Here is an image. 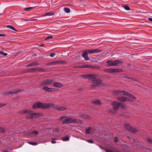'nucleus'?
I'll return each mask as SVG.
<instances>
[{"instance_id":"2eb2a0df","label":"nucleus","mask_w":152,"mask_h":152,"mask_svg":"<svg viewBox=\"0 0 152 152\" xmlns=\"http://www.w3.org/2000/svg\"><path fill=\"white\" fill-rule=\"evenodd\" d=\"M88 54L87 50L84 51L82 55V56L85 59L86 61H88L89 60V58L88 56Z\"/></svg>"},{"instance_id":"a18cd8bd","label":"nucleus","mask_w":152,"mask_h":152,"mask_svg":"<svg viewBox=\"0 0 152 152\" xmlns=\"http://www.w3.org/2000/svg\"><path fill=\"white\" fill-rule=\"evenodd\" d=\"M56 54L54 53H51L50 55V56L51 57H53Z\"/></svg>"},{"instance_id":"0eeeda50","label":"nucleus","mask_w":152,"mask_h":152,"mask_svg":"<svg viewBox=\"0 0 152 152\" xmlns=\"http://www.w3.org/2000/svg\"><path fill=\"white\" fill-rule=\"evenodd\" d=\"M125 128L126 130L133 133H136L137 130L135 128H132L131 126L127 124H125Z\"/></svg>"},{"instance_id":"4be33fe9","label":"nucleus","mask_w":152,"mask_h":152,"mask_svg":"<svg viewBox=\"0 0 152 152\" xmlns=\"http://www.w3.org/2000/svg\"><path fill=\"white\" fill-rule=\"evenodd\" d=\"M81 116L83 118L86 119H89L90 118L89 116L87 115L83 114L81 115Z\"/></svg>"},{"instance_id":"a19ab883","label":"nucleus","mask_w":152,"mask_h":152,"mask_svg":"<svg viewBox=\"0 0 152 152\" xmlns=\"http://www.w3.org/2000/svg\"><path fill=\"white\" fill-rule=\"evenodd\" d=\"M148 142L152 144V139L150 138H148L147 139Z\"/></svg>"},{"instance_id":"79ce46f5","label":"nucleus","mask_w":152,"mask_h":152,"mask_svg":"<svg viewBox=\"0 0 152 152\" xmlns=\"http://www.w3.org/2000/svg\"><path fill=\"white\" fill-rule=\"evenodd\" d=\"M53 38V37L52 36H48L45 39L46 40H49L50 39H52Z\"/></svg>"},{"instance_id":"4d7b16f0","label":"nucleus","mask_w":152,"mask_h":152,"mask_svg":"<svg viewBox=\"0 0 152 152\" xmlns=\"http://www.w3.org/2000/svg\"><path fill=\"white\" fill-rule=\"evenodd\" d=\"M127 137L129 139H130L131 138V137L129 136H128Z\"/></svg>"},{"instance_id":"5fc2aeb1","label":"nucleus","mask_w":152,"mask_h":152,"mask_svg":"<svg viewBox=\"0 0 152 152\" xmlns=\"http://www.w3.org/2000/svg\"><path fill=\"white\" fill-rule=\"evenodd\" d=\"M40 47H43L44 46V45L43 44H41L39 45Z\"/></svg>"},{"instance_id":"c85d7f7f","label":"nucleus","mask_w":152,"mask_h":152,"mask_svg":"<svg viewBox=\"0 0 152 152\" xmlns=\"http://www.w3.org/2000/svg\"><path fill=\"white\" fill-rule=\"evenodd\" d=\"M53 14H54L52 12H49L45 13L44 15L45 16H51L53 15Z\"/></svg>"},{"instance_id":"c756f323","label":"nucleus","mask_w":152,"mask_h":152,"mask_svg":"<svg viewBox=\"0 0 152 152\" xmlns=\"http://www.w3.org/2000/svg\"><path fill=\"white\" fill-rule=\"evenodd\" d=\"M28 143L33 145H37V143L36 142H28Z\"/></svg>"},{"instance_id":"423d86ee","label":"nucleus","mask_w":152,"mask_h":152,"mask_svg":"<svg viewBox=\"0 0 152 152\" xmlns=\"http://www.w3.org/2000/svg\"><path fill=\"white\" fill-rule=\"evenodd\" d=\"M106 63L107 64V66H117L118 64H122V62L119 60H116L113 61L112 60H108L106 61Z\"/></svg>"},{"instance_id":"58836bf2","label":"nucleus","mask_w":152,"mask_h":152,"mask_svg":"<svg viewBox=\"0 0 152 152\" xmlns=\"http://www.w3.org/2000/svg\"><path fill=\"white\" fill-rule=\"evenodd\" d=\"M86 141L91 143H94L93 140H87Z\"/></svg>"},{"instance_id":"20e7f679","label":"nucleus","mask_w":152,"mask_h":152,"mask_svg":"<svg viewBox=\"0 0 152 152\" xmlns=\"http://www.w3.org/2000/svg\"><path fill=\"white\" fill-rule=\"evenodd\" d=\"M22 114H28L29 115L26 116V118L28 119H32L34 118V116L39 115V113H33L32 110H24L20 112Z\"/></svg>"},{"instance_id":"13d9d810","label":"nucleus","mask_w":152,"mask_h":152,"mask_svg":"<svg viewBox=\"0 0 152 152\" xmlns=\"http://www.w3.org/2000/svg\"><path fill=\"white\" fill-rule=\"evenodd\" d=\"M2 152H9L8 151H3Z\"/></svg>"},{"instance_id":"a211bd4d","label":"nucleus","mask_w":152,"mask_h":152,"mask_svg":"<svg viewBox=\"0 0 152 152\" xmlns=\"http://www.w3.org/2000/svg\"><path fill=\"white\" fill-rule=\"evenodd\" d=\"M53 86L54 87L57 88H61L63 86L62 84L60 83H59L58 82L54 83H53Z\"/></svg>"},{"instance_id":"1a4fd4ad","label":"nucleus","mask_w":152,"mask_h":152,"mask_svg":"<svg viewBox=\"0 0 152 152\" xmlns=\"http://www.w3.org/2000/svg\"><path fill=\"white\" fill-rule=\"evenodd\" d=\"M54 81L53 79H48L46 80L40 84L41 86H45L48 85H50L52 84Z\"/></svg>"},{"instance_id":"e433bc0d","label":"nucleus","mask_w":152,"mask_h":152,"mask_svg":"<svg viewBox=\"0 0 152 152\" xmlns=\"http://www.w3.org/2000/svg\"><path fill=\"white\" fill-rule=\"evenodd\" d=\"M29 72H33L35 71V68H30L28 69Z\"/></svg>"},{"instance_id":"9b49d317","label":"nucleus","mask_w":152,"mask_h":152,"mask_svg":"<svg viewBox=\"0 0 152 152\" xmlns=\"http://www.w3.org/2000/svg\"><path fill=\"white\" fill-rule=\"evenodd\" d=\"M77 67L78 68H97L99 69V66H95L88 65H82L79 66Z\"/></svg>"},{"instance_id":"7ed1b4c3","label":"nucleus","mask_w":152,"mask_h":152,"mask_svg":"<svg viewBox=\"0 0 152 152\" xmlns=\"http://www.w3.org/2000/svg\"><path fill=\"white\" fill-rule=\"evenodd\" d=\"M54 105L53 103H42L40 102H37L34 103L32 106V108L34 109L41 108L46 109L52 107Z\"/></svg>"},{"instance_id":"c9c22d12","label":"nucleus","mask_w":152,"mask_h":152,"mask_svg":"<svg viewBox=\"0 0 152 152\" xmlns=\"http://www.w3.org/2000/svg\"><path fill=\"white\" fill-rule=\"evenodd\" d=\"M124 9L127 11L129 10H130V8L129 7L127 6H124Z\"/></svg>"},{"instance_id":"393cba45","label":"nucleus","mask_w":152,"mask_h":152,"mask_svg":"<svg viewBox=\"0 0 152 152\" xmlns=\"http://www.w3.org/2000/svg\"><path fill=\"white\" fill-rule=\"evenodd\" d=\"M7 27L8 28H9L10 29H11L14 31H18L16 30L15 28H14L12 26H11V25H7Z\"/></svg>"},{"instance_id":"39448f33","label":"nucleus","mask_w":152,"mask_h":152,"mask_svg":"<svg viewBox=\"0 0 152 152\" xmlns=\"http://www.w3.org/2000/svg\"><path fill=\"white\" fill-rule=\"evenodd\" d=\"M113 93L115 95H126L130 98L135 99V97L125 91L115 90L113 91Z\"/></svg>"},{"instance_id":"bb28decb","label":"nucleus","mask_w":152,"mask_h":152,"mask_svg":"<svg viewBox=\"0 0 152 152\" xmlns=\"http://www.w3.org/2000/svg\"><path fill=\"white\" fill-rule=\"evenodd\" d=\"M69 138L68 136H66V137H63L62 138V140L63 141H67L69 140Z\"/></svg>"},{"instance_id":"72a5a7b5","label":"nucleus","mask_w":152,"mask_h":152,"mask_svg":"<svg viewBox=\"0 0 152 152\" xmlns=\"http://www.w3.org/2000/svg\"><path fill=\"white\" fill-rule=\"evenodd\" d=\"M0 55H1L4 56H6L7 55V54L6 53H4L2 51H0Z\"/></svg>"},{"instance_id":"37998d69","label":"nucleus","mask_w":152,"mask_h":152,"mask_svg":"<svg viewBox=\"0 0 152 152\" xmlns=\"http://www.w3.org/2000/svg\"><path fill=\"white\" fill-rule=\"evenodd\" d=\"M52 140L51 142V143H56V142L54 141V140H56V138H52Z\"/></svg>"},{"instance_id":"6e6d98bb","label":"nucleus","mask_w":152,"mask_h":152,"mask_svg":"<svg viewBox=\"0 0 152 152\" xmlns=\"http://www.w3.org/2000/svg\"><path fill=\"white\" fill-rule=\"evenodd\" d=\"M37 20V19H33L32 20L34 21V20Z\"/></svg>"},{"instance_id":"aec40b11","label":"nucleus","mask_w":152,"mask_h":152,"mask_svg":"<svg viewBox=\"0 0 152 152\" xmlns=\"http://www.w3.org/2000/svg\"><path fill=\"white\" fill-rule=\"evenodd\" d=\"M53 109H56L59 111H63L66 110V108L63 107H54L53 108Z\"/></svg>"},{"instance_id":"f3484780","label":"nucleus","mask_w":152,"mask_h":152,"mask_svg":"<svg viewBox=\"0 0 152 152\" xmlns=\"http://www.w3.org/2000/svg\"><path fill=\"white\" fill-rule=\"evenodd\" d=\"M40 65V64L39 63H38L37 62H32L30 64H28L26 66L27 67H29L32 66H37V65Z\"/></svg>"},{"instance_id":"6ab92c4d","label":"nucleus","mask_w":152,"mask_h":152,"mask_svg":"<svg viewBox=\"0 0 152 152\" xmlns=\"http://www.w3.org/2000/svg\"><path fill=\"white\" fill-rule=\"evenodd\" d=\"M126 97H124L123 96H121L117 98V99L119 101L122 102H124L126 101Z\"/></svg>"},{"instance_id":"f257e3e1","label":"nucleus","mask_w":152,"mask_h":152,"mask_svg":"<svg viewBox=\"0 0 152 152\" xmlns=\"http://www.w3.org/2000/svg\"><path fill=\"white\" fill-rule=\"evenodd\" d=\"M96 75L94 74H87L82 75V77L84 78H89V81L94 83L91 86L92 88L99 86L102 83V80L96 78Z\"/></svg>"},{"instance_id":"4468645a","label":"nucleus","mask_w":152,"mask_h":152,"mask_svg":"<svg viewBox=\"0 0 152 152\" xmlns=\"http://www.w3.org/2000/svg\"><path fill=\"white\" fill-rule=\"evenodd\" d=\"M43 90L47 91V92H53L56 91V89L54 88H50L48 87L45 86L43 88Z\"/></svg>"},{"instance_id":"f8f14e48","label":"nucleus","mask_w":152,"mask_h":152,"mask_svg":"<svg viewBox=\"0 0 152 152\" xmlns=\"http://www.w3.org/2000/svg\"><path fill=\"white\" fill-rule=\"evenodd\" d=\"M88 54H91L95 53H98L102 51L101 50H99L98 49H89L86 50Z\"/></svg>"},{"instance_id":"dca6fc26","label":"nucleus","mask_w":152,"mask_h":152,"mask_svg":"<svg viewBox=\"0 0 152 152\" xmlns=\"http://www.w3.org/2000/svg\"><path fill=\"white\" fill-rule=\"evenodd\" d=\"M35 71L45 72L46 71V69L44 68H39L37 67L35 68Z\"/></svg>"},{"instance_id":"864d4df0","label":"nucleus","mask_w":152,"mask_h":152,"mask_svg":"<svg viewBox=\"0 0 152 152\" xmlns=\"http://www.w3.org/2000/svg\"><path fill=\"white\" fill-rule=\"evenodd\" d=\"M23 20L25 21H29V20L28 19H24Z\"/></svg>"},{"instance_id":"9d476101","label":"nucleus","mask_w":152,"mask_h":152,"mask_svg":"<svg viewBox=\"0 0 152 152\" xmlns=\"http://www.w3.org/2000/svg\"><path fill=\"white\" fill-rule=\"evenodd\" d=\"M20 91V89L15 90L13 91H9L4 93L3 94L4 96H8L10 94H16Z\"/></svg>"},{"instance_id":"3c124183","label":"nucleus","mask_w":152,"mask_h":152,"mask_svg":"<svg viewBox=\"0 0 152 152\" xmlns=\"http://www.w3.org/2000/svg\"><path fill=\"white\" fill-rule=\"evenodd\" d=\"M6 36V35L4 34H0V37H5Z\"/></svg>"},{"instance_id":"de8ad7c7","label":"nucleus","mask_w":152,"mask_h":152,"mask_svg":"<svg viewBox=\"0 0 152 152\" xmlns=\"http://www.w3.org/2000/svg\"><path fill=\"white\" fill-rule=\"evenodd\" d=\"M6 105L5 104H0V107Z\"/></svg>"},{"instance_id":"ddd939ff","label":"nucleus","mask_w":152,"mask_h":152,"mask_svg":"<svg viewBox=\"0 0 152 152\" xmlns=\"http://www.w3.org/2000/svg\"><path fill=\"white\" fill-rule=\"evenodd\" d=\"M120 103L116 102H114L111 104L113 108L115 110H117L120 107Z\"/></svg>"},{"instance_id":"473e14b6","label":"nucleus","mask_w":152,"mask_h":152,"mask_svg":"<svg viewBox=\"0 0 152 152\" xmlns=\"http://www.w3.org/2000/svg\"><path fill=\"white\" fill-rule=\"evenodd\" d=\"M55 64V61L51 62H50L48 63L45 64L46 65H54Z\"/></svg>"},{"instance_id":"5701e85b","label":"nucleus","mask_w":152,"mask_h":152,"mask_svg":"<svg viewBox=\"0 0 152 152\" xmlns=\"http://www.w3.org/2000/svg\"><path fill=\"white\" fill-rule=\"evenodd\" d=\"M136 98L135 97V99H134L132 98H130V99L126 97V101H128L131 102H133L134 100L136 99Z\"/></svg>"},{"instance_id":"7c9ffc66","label":"nucleus","mask_w":152,"mask_h":152,"mask_svg":"<svg viewBox=\"0 0 152 152\" xmlns=\"http://www.w3.org/2000/svg\"><path fill=\"white\" fill-rule=\"evenodd\" d=\"M64 11L67 13H69L70 12V9L67 7H65L64 8Z\"/></svg>"},{"instance_id":"412c9836","label":"nucleus","mask_w":152,"mask_h":152,"mask_svg":"<svg viewBox=\"0 0 152 152\" xmlns=\"http://www.w3.org/2000/svg\"><path fill=\"white\" fill-rule=\"evenodd\" d=\"M38 132L37 131H34L33 132H30L28 134L30 135H33V136H35L38 134Z\"/></svg>"},{"instance_id":"f03ea898","label":"nucleus","mask_w":152,"mask_h":152,"mask_svg":"<svg viewBox=\"0 0 152 152\" xmlns=\"http://www.w3.org/2000/svg\"><path fill=\"white\" fill-rule=\"evenodd\" d=\"M59 120L63 121L62 124H70L72 123H77L82 124V121L79 119L72 118L70 117L66 116H63L60 117Z\"/></svg>"},{"instance_id":"ea45409f","label":"nucleus","mask_w":152,"mask_h":152,"mask_svg":"<svg viewBox=\"0 0 152 152\" xmlns=\"http://www.w3.org/2000/svg\"><path fill=\"white\" fill-rule=\"evenodd\" d=\"M124 78H126V79H131V80H132L134 81H136L134 79H132V78H131V77H129L128 76H125L124 77Z\"/></svg>"},{"instance_id":"49530a36","label":"nucleus","mask_w":152,"mask_h":152,"mask_svg":"<svg viewBox=\"0 0 152 152\" xmlns=\"http://www.w3.org/2000/svg\"><path fill=\"white\" fill-rule=\"evenodd\" d=\"M105 151L106 152H115L112 151L109 149H106L105 150Z\"/></svg>"},{"instance_id":"8fccbe9b","label":"nucleus","mask_w":152,"mask_h":152,"mask_svg":"<svg viewBox=\"0 0 152 152\" xmlns=\"http://www.w3.org/2000/svg\"><path fill=\"white\" fill-rule=\"evenodd\" d=\"M55 131L56 132H58L59 131V129L58 128H56Z\"/></svg>"},{"instance_id":"6e6552de","label":"nucleus","mask_w":152,"mask_h":152,"mask_svg":"<svg viewBox=\"0 0 152 152\" xmlns=\"http://www.w3.org/2000/svg\"><path fill=\"white\" fill-rule=\"evenodd\" d=\"M104 71L105 72L108 73H113V72H121L123 71V70L121 69H106L104 70Z\"/></svg>"},{"instance_id":"c03bdc74","label":"nucleus","mask_w":152,"mask_h":152,"mask_svg":"<svg viewBox=\"0 0 152 152\" xmlns=\"http://www.w3.org/2000/svg\"><path fill=\"white\" fill-rule=\"evenodd\" d=\"M118 141V137H116L115 138L114 141L115 142H117Z\"/></svg>"},{"instance_id":"4c0bfd02","label":"nucleus","mask_w":152,"mask_h":152,"mask_svg":"<svg viewBox=\"0 0 152 152\" xmlns=\"http://www.w3.org/2000/svg\"><path fill=\"white\" fill-rule=\"evenodd\" d=\"M5 132L4 129L2 127H0V132L4 133Z\"/></svg>"},{"instance_id":"cd10ccee","label":"nucleus","mask_w":152,"mask_h":152,"mask_svg":"<svg viewBox=\"0 0 152 152\" xmlns=\"http://www.w3.org/2000/svg\"><path fill=\"white\" fill-rule=\"evenodd\" d=\"M92 103L96 104H100V101L98 100L92 101Z\"/></svg>"},{"instance_id":"2f4dec72","label":"nucleus","mask_w":152,"mask_h":152,"mask_svg":"<svg viewBox=\"0 0 152 152\" xmlns=\"http://www.w3.org/2000/svg\"><path fill=\"white\" fill-rule=\"evenodd\" d=\"M35 7H27L26 8L24 9V10L27 11H28L30 10L34 9Z\"/></svg>"},{"instance_id":"f704fd0d","label":"nucleus","mask_w":152,"mask_h":152,"mask_svg":"<svg viewBox=\"0 0 152 152\" xmlns=\"http://www.w3.org/2000/svg\"><path fill=\"white\" fill-rule=\"evenodd\" d=\"M120 107L122 109H125V105L122 103H120Z\"/></svg>"},{"instance_id":"bf43d9fd","label":"nucleus","mask_w":152,"mask_h":152,"mask_svg":"<svg viewBox=\"0 0 152 152\" xmlns=\"http://www.w3.org/2000/svg\"><path fill=\"white\" fill-rule=\"evenodd\" d=\"M0 15H3V13H2V14H0Z\"/></svg>"},{"instance_id":"09e8293b","label":"nucleus","mask_w":152,"mask_h":152,"mask_svg":"<svg viewBox=\"0 0 152 152\" xmlns=\"http://www.w3.org/2000/svg\"><path fill=\"white\" fill-rule=\"evenodd\" d=\"M110 111L111 113H115V110H110Z\"/></svg>"},{"instance_id":"603ef678","label":"nucleus","mask_w":152,"mask_h":152,"mask_svg":"<svg viewBox=\"0 0 152 152\" xmlns=\"http://www.w3.org/2000/svg\"><path fill=\"white\" fill-rule=\"evenodd\" d=\"M148 20L149 21H151L152 22V18H148Z\"/></svg>"},{"instance_id":"b1692460","label":"nucleus","mask_w":152,"mask_h":152,"mask_svg":"<svg viewBox=\"0 0 152 152\" xmlns=\"http://www.w3.org/2000/svg\"><path fill=\"white\" fill-rule=\"evenodd\" d=\"M55 64H66V62L64 60H59L58 61H55Z\"/></svg>"},{"instance_id":"a878e982","label":"nucleus","mask_w":152,"mask_h":152,"mask_svg":"<svg viewBox=\"0 0 152 152\" xmlns=\"http://www.w3.org/2000/svg\"><path fill=\"white\" fill-rule=\"evenodd\" d=\"M91 127H89L88 128L86 129L85 130L86 131V134H90V131L91 129Z\"/></svg>"}]
</instances>
